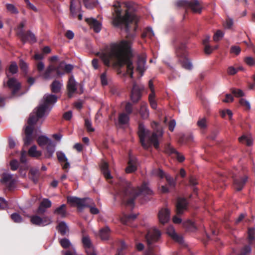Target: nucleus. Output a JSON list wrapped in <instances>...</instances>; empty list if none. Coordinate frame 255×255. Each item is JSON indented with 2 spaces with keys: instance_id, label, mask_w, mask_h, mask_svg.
<instances>
[{
  "instance_id": "f257e3e1",
  "label": "nucleus",
  "mask_w": 255,
  "mask_h": 255,
  "mask_svg": "<svg viewBox=\"0 0 255 255\" xmlns=\"http://www.w3.org/2000/svg\"><path fill=\"white\" fill-rule=\"evenodd\" d=\"M134 23L133 31L136 29V16L132 9L127 6L125 9L121 7L115 6L113 12L112 24L116 27L124 29L127 33L128 40H122L119 43H111L102 52H98L99 56L104 64L107 67L111 65V61H113L120 67L127 66V72L131 78H133V66L131 60L130 41L134 37V34L131 33L130 24Z\"/></svg>"
},
{
  "instance_id": "f03ea898",
  "label": "nucleus",
  "mask_w": 255,
  "mask_h": 255,
  "mask_svg": "<svg viewBox=\"0 0 255 255\" xmlns=\"http://www.w3.org/2000/svg\"><path fill=\"white\" fill-rule=\"evenodd\" d=\"M58 97L55 95L47 94L43 97V103L35 109V112L31 114L28 120L27 126L24 129L25 137L23 138L24 144L29 145L33 141V126L39 119L42 118L46 114L47 115L51 110V105H54L57 101Z\"/></svg>"
},
{
  "instance_id": "7ed1b4c3",
  "label": "nucleus",
  "mask_w": 255,
  "mask_h": 255,
  "mask_svg": "<svg viewBox=\"0 0 255 255\" xmlns=\"http://www.w3.org/2000/svg\"><path fill=\"white\" fill-rule=\"evenodd\" d=\"M118 193L123 204L133 207L134 200L138 195L141 193L150 195L152 194V191L145 183H143L141 188H134L130 182L122 178L120 180V189Z\"/></svg>"
},
{
  "instance_id": "20e7f679",
  "label": "nucleus",
  "mask_w": 255,
  "mask_h": 255,
  "mask_svg": "<svg viewBox=\"0 0 255 255\" xmlns=\"http://www.w3.org/2000/svg\"><path fill=\"white\" fill-rule=\"evenodd\" d=\"M151 125L154 129V131L150 135V131L145 128L142 123H140L138 124V135L140 142L142 146L145 149H148L151 144L156 149H157L159 147L158 138L163 134L162 129L157 123L153 122Z\"/></svg>"
},
{
  "instance_id": "39448f33",
  "label": "nucleus",
  "mask_w": 255,
  "mask_h": 255,
  "mask_svg": "<svg viewBox=\"0 0 255 255\" xmlns=\"http://www.w3.org/2000/svg\"><path fill=\"white\" fill-rule=\"evenodd\" d=\"M175 49V54L178 61L184 69L190 70L192 69L191 60L188 58V52L187 50L186 43L178 39L173 41Z\"/></svg>"
},
{
  "instance_id": "423d86ee",
  "label": "nucleus",
  "mask_w": 255,
  "mask_h": 255,
  "mask_svg": "<svg viewBox=\"0 0 255 255\" xmlns=\"http://www.w3.org/2000/svg\"><path fill=\"white\" fill-rule=\"evenodd\" d=\"M67 200L71 206H77L78 210H82L85 207H88L90 208L91 214L96 215L99 213L98 208L93 206L94 205V203L89 198H80L77 197L68 196Z\"/></svg>"
},
{
  "instance_id": "0eeeda50",
  "label": "nucleus",
  "mask_w": 255,
  "mask_h": 255,
  "mask_svg": "<svg viewBox=\"0 0 255 255\" xmlns=\"http://www.w3.org/2000/svg\"><path fill=\"white\" fill-rule=\"evenodd\" d=\"M7 77L8 80L6 82V85L11 91V94L9 96H3L0 94V107H3L5 106V101L7 99L17 97L22 94V93H20L21 87L20 83L14 78H9L8 74H7Z\"/></svg>"
},
{
  "instance_id": "6e6552de",
  "label": "nucleus",
  "mask_w": 255,
  "mask_h": 255,
  "mask_svg": "<svg viewBox=\"0 0 255 255\" xmlns=\"http://www.w3.org/2000/svg\"><path fill=\"white\" fill-rule=\"evenodd\" d=\"M161 237L160 231L155 228L148 231L145 235V240L150 252L153 251V244L159 240Z\"/></svg>"
},
{
  "instance_id": "1a4fd4ad",
  "label": "nucleus",
  "mask_w": 255,
  "mask_h": 255,
  "mask_svg": "<svg viewBox=\"0 0 255 255\" xmlns=\"http://www.w3.org/2000/svg\"><path fill=\"white\" fill-rule=\"evenodd\" d=\"M176 5L179 7L190 8L194 13H200L202 11V7L198 0H179L176 2Z\"/></svg>"
},
{
  "instance_id": "9d476101",
  "label": "nucleus",
  "mask_w": 255,
  "mask_h": 255,
  "mask_svg": "<svg viewBox=\"0 0 255 255\" xmlns=\"http://www.w3.org/2000/svg\"><path fill=\"white\" fill-rule=\"evenodd\" d=\"M63 74L57 67L53 65H49L45 72L41 75V77L45 80L51 79L59 77Z\"/></svg>"
},
{
  "instance_id": "9b49d317",
  "label": "nucleus",
  "mask_w": 255,
  "mask_h": 255,
  "mask_svg": "<svg viewBox=\"0 0 255 255\" xmlns=\"http://www.w3.org/2000/svg\"><path fill=\"white\" fill-rule=\"evenodd\" d=\"M143 87L135 83L133 84L132 88L131 91L130 98L133 103H137L140 100L142 97V91Z\"/></svg>"
},
{
  "instance_id": "f8f14e48",
  "label": "nucleus",
  "mask_w": 255,
  "mask_h": 255,
  "mask_svg": "<svg viewBox=\"0 0 255 255\" xmlns=\"http://www.w3.org/2000/svg\"><path fill=\"white\" fill-rule=\"evenodd\" d=\"M1 183L4 184L9 191L12 190L15 186V180L13 178L12 175L4 173L2 174L0 180Z\"/></svg>"
},
{
  "instance_id": "ddd939ff",
  "label": "nucleus",
  "mask_w": 255,
  "mask_h": 255,
  "mask_svg": "<svg viewBox=\"0 0 255 255\" xmlns=\"http://www.w3.org/2000/svg\"><path fill=\"white\" fill-rule=\"evenodd\" d=\"M19 37L23 43L27 42L33 43L36 42L35 35L30 30H28L26 32L21 31L19 33Z\"/></svg>"
},
{
  "instance_id": "4468645a",
  "label": "nucleus",
  "mask_w": 255,
  "mask_h": 255,
  "mask_svg": "<svg viewBox=\"0 0 255 255\" xmlns=\"http://www.w3.org/2000/svg\"><path fill=\"white\" fill-rule=\"evenodd\" d=\"M30 222L33 225L38 226H44L50 224L51 222L48 217L41 218L37 215H33L30 218Z\"/></svg>"
},
{
  "instance_id": "2eb2a0df",
  "label": "nucleus",
  "mask_w": 255,
  "mask_h": 255,
  "mask_svg": "<svg viewBox=\"0 0 255 255\" xmlns=\"http://www.w3.org/2000/svg\"><path fill=\"white\" fill-rule=\"evenodd\" d=\"M77 83L74 79L73 75H71L69 78L67 84V89L68 91V97L69 98L72 97L73 94L76 93L77 91Z\"/></svg>"
},
{
  "instance_id": "dca6fc26",
  "label": "nucleus",
  "mask_w": 255,
  "mask_h": 255,
  "mask_svg": "<svg viewBox=\"0 0 255 255\" xmlns=\"http://www.w3.org/2000/svg\"><path fill=\"white\" fill-rule=\"evenodd\" d=\"M232 177L234 181V188L238 191L242 190L248 180V176L236 177L233 174Z\"/></svg>"
},
{
  "instance_id": "f3484780",
  "label": "nucleus",
  "mask_w": 255,
  "mask_h": 255,
  "mask_svg": "<svg viewBox=\"0 0 255 255\" xmlns=\"http://www.w3.org/2000/svg\"><path fill=\"white\" fill-rule=\"evenodd\" d=\"M85 21L89 24L91 28H92L95 32L99 33L102 28V23L95 18L90 17L86 18Z\"/></svg>"
},
{
  "instance_id": "a211bd4d",
  "label": "nucleus",
  "mask_w": 255,
  "mask_h": 255,
  "mask_svg": "<svg viewBox=\"0 0 255 255\" xmlns=\"http://www.w3.org/2000/svg\"><path fill=\"white\" fill-rule=\"evenodd\" d=\"M187 202L186 199L178 198L176 204V213L177 215L182 214L187 209Z\"/></svg>"
},
{
  "instance_id": "6ab92c4d",
  "label": "nucleus",
  "mask_w": 255,
  "mask_h": 255,
  "mask_svg": "<svg viewBox=\"0 0 255 255\" xmlns=\"http://www.w3.org/2000/svg\"><path fill=\"white\" fill-rule=\"evenodd\" d=\"M158 216L160 223L164 224L169 220L170 211L168 209L162 208L159 211Z\"/></svg>"
},
{
  "instance_id": "aec40b11",
  "label": "nucleus",
  "mask_w": 255,
  "mask_h": 255,
  "mask_svg": "<svg viewBox=\"0 0 255 255\" xmlns=\"http://www.w3.org/2000/svg\"><path fill=\"white\" fill-rule=\"evenodd\" d=\"M100 167L101 173L107 180L113 178L109 170V164L107 162L103 161L100 165Z\"/></svg>"
},
{
  "instance_id": "412c9836",
  "label": "nucleus",
  "mask_w": 255,
  "mask_h": 255,
  "mask_svg": "<svg viewBox=\"0 0 255 255\" xmlns=\"http://www.w3.org/2000/svg\"><path fill=\"white\" fill-rule=\"evenodd\" d=\"M136 169V159L129 156L128 162V166L126 168V173H130L135 171Z\"/></svg>"
},
{
  "instance_id": "4be33fe9",
  "label": "nucleus",
  "mask_w": 255,
  "mask_h": 255,
  "mask_svg": "<svg viewBox=\"0 0 255 255\" xmlns=\"http://www.w3.org/2000/svg\"><path fill=\"white\" fill-rule=\"evenodd\" d=\"M136 217L137 215L135 214H124L123 217H121V221L122 223L125 225L131 227H134L131 225V223L136 218Z\"/></svg>"
},
{
  "instance_id": "5701e85b",
  "label": "nucleus",
  "mask_w": 255,
  "mask_h": 255,
  "mask_svg": "<svg viewBox=\"0 0 255 255\" xmlns=\"http://www.w3.org/2000/svg\"><path fill=\"white\" fill-rule=\"evenodd\" d=\"M167 233L173 240L178 243L180 244H182L183 243L184 241L182 236L178 235L172 227H170L168 229Z\"/></svg>"
},
{
  "instance_id": "b1692460",
  "label": "nucleus",
  "mask_w": 255,
  "mask_h": 255,
  "mask_svg": "<svg viewBox=\"0 0 255 255\" xmlns=\"http://www.w3.org/2000/svg\"><path fill=\"white\" fill-rule=\"evenodd\" d=\"M63 84L58 80H55L50 86L51 91L52 93L58 94L60 93Z\"/></svg>"
},
{
  "instance_id": "393cba45",
  "label": "nucleus",
  "mask_w": 255,
  "mask_h": 255,
  "mask_svg": "<svg viewBox=\"0 0 255 255\" xmlns=\"http://www.w3.org/2000/svg\"><path fill=\"white\" fill-rule=\"evenodd\" d=\"M146 63V60L144 58L141 56H138L137 61V66L136 68V70L139 73L141 74V75H143V72L145 70V65Z\"/></svg>"
},
{
  "instance_id": "a878e982",
  "label": "nucleus",
  "mask_w": 255,
  "mask_h": 255,
  "mask_svg": "<svg viewBox=\"0 0 255 255\" xmlns=\"http://www.w3.org/2000/svg\"><path fill=\"white\" fill-rule=\"evenodd\" d=\"M141 118L146 119L149 116V112L147 109V104L145 102H141L140 110L138 112Z\"/></svg>"
},
{
  "instance_id": "bb28decb",
  "label": "nucleus",
  "mask_w": 255,
  "mask_h": 255,
  "mask_svg": "<svg viewBox=\"0 0 255 255\" xmlns=\"http://www.w3.org/2000/svg\"><path fill=\"white\" fill-rule=\"evenodd\" d=\"M29 178L33 183L35 184L37 183L40 175L39 170L36 168H31L29 170Z\"/></svg>"
},
{
  "instance_id": "cd10ccee",
  "label": "nucleus",
  "mask_w": 255,
  "mask_h": 255,
  "mask_svg": "<svg viewBox=\"0 0 255 255\" xmlns=\"http://www.w3.org/2000/svg\"><path fill=\"white\" fill-rule=\"evenodd\" d=\"M247 241L250 245H253L255 243V229L254 228H248Z\"/></svg>"
},
{
  "instance_id": "c85d7f7f",
  "label": "nucleus",
  "mask_w": 255,
  "mask_h": 255,
  "mask_svg": "<svg viewBox=\"0 0 255 255\" xmlns=\"http://www.w3.org/2000/svg\"><path fill=\"white\" fill-rule=\"evenodd\" d=\"M110 228L106 226L100 230L99 236L102 240H108L110 238Z\"/></svg>"
},
{
  "instance_id": "c756f323",
  "label": "nucleus",
  "mask_w": 255,
  "mask_h": 255,
  "mask_svg": "<svg viewBox=\"0 0 255 255\" xmlns=\"http://www.w3.org/2000/svg\"><path fill=\"white\" fill-rule=\"evenodd\" d=\"M54 214L59 215L61 218H65L67 215L66 206L65 204H62L60 207L57 208L54 211Z\"/></svg>"
},
{
  "instance_id": "7c9ffc66",
  "label": "nucleus",
  "mask_w": 255,
  "mask_h": 255,
  "mask_svg": "<svg viewBox=\"0 0 255 255\" xmlns=\"http://www.w3.org/2000/svg\"><path fill=\"white\" fill-rule=\"evenodd\" d=\"M46 152L45 153V157L47 158H51L53 156V154L55 151V144L52 142H50L46 145Z\"/></svg>"
},
{
  "instance_id": "2f4dec72",
  "label": "nucleus",
  "mask_w": 255,
  "mask_h": 255,
  "mask_svg": "<svg viewBox=\"0 0 255 255\" xmlns=\"http://www.w3.org/2000/svg\"><path fill=\"white\" fill-rule=\"evenodd\" d=\"M52 140L45 135H40L37 139L38 144L41 147L47 145Z\"/></svg>"
},
{
  "instance_id": "473e14b6",
  "label": "nucleus",
  "mask_w": 255,
  "mask_h": 255,
  "mask_svg": "<svg viewBox=\"0 0 255 255\" xmlns=\"http://www.w3.org/2000/svg\"><path fill=\"white\" fill-rule=\"evenodd\" d=\"M57 229L62 236H64L69 231L68 227L66 225L65 222L63 221L59 223L57 227Z\"/></svg>"
},
{
  "instance_id": "72a5a7b5",
  "label": "nucleus",
  "mask_w": 255,
  "mask_h": 255,
  "mask_svg": "<svg viewBox=\"0 0 255 255\" xmlns=\"http://www.w3.org/2000/svg\"><path fill=\"white\" fill-rule=\"evenodd\" d=\"M28 153L30 156L36 158H38L42 154L40 151L37 150L36 145L32 146L28 150Z\"/></svg>"
},
{
  "instance_id": "f704fd0d",
  "label": "nucleus",
  "mask_w": 255,
  "mask_h": 255,
  "mask_svg": "<svg viewBox=\"0 0 255 255\" xmlns=\"http://www.w3.org/2000/svg\"><path fill=\"white\" fill-rule=\"evenodd\" d=\"M129 120V115L125 113H121L119 116V122L121 125H126Z\"/></svg>"
},
{
  "instance_id": "c9c22d12",
  "label": "nucleus",
  "mask_w": 255,
  "mask_h": 255,
  "mask_svg": "<svg viewBox=\"0 0 255 255\" xmlns=\"http://www.w3.org/2000/svg\"><path fill=\"white\" fill-rule=\"evenodd\" d=\"M183 226L187 230L190 232H195L197 229L194 223L189 220L183 223Z\"/></svg>"
},
{
  "instance_id": "e433bc0d",
  "label": "nucleus",
  "mask_w": 255,
  "mask_h": 255,
  "mask_svg": "<svg viewBox=\"0 0 255 255\" xmlns=\"http://www.w3.org/2000/svg\"><path fill=\"white\" fill-rule=\"evenodd\" d=\"M80 5V1L79 0H71L70 10L73 15L76 12V7Z\"/></svg>"
},
{
  "instance_id": "4c0bfd02",
  "label": "nucleus",
  "mask_w": 255,
  "mask_h": 255,
  "mask_svg": "<svg viewBox=\"0 0 255 255\" xmlns=\"http://www.w3.org/2000/svg\"><path fill=\"white\" fill-rule=\"evenodd\" d=\"M85 6L88 9H91L96 6L97 0H83Z\"/></svg>"
},
{
  "instance_id": "58836bf2",
  "label": "nucleus",
  "mask_w": 255,
  "mask_h": 255,
  "mask_svg": "<svg viewBox=\"0 0 255 255\" xmlns=\"http://www.w3.org/2000/svg\"><path fill=\"white\" fill-rule=\"evenodd\" d=\"M251 246H252V245H250L249 244H248V245H245L241 250L240 253H239V254L238 255H249L252 251Z\"/></svg>"
},
{
  "instance_id": "ea45409f",
  "label": "nucleus",
  "mask_w": 255,
  "mask_h": 255,
  "mask_svg": "<svg viewBox=\"0 0 255 255\" xmlns=\"http://www.w3.org/2000/svg\"><path fill=\"white\" fill-rule=\"evenodd\" d=\"M197 125L201 129L204 130L207 128V123L206 118L199 119L197 123Z\"/></svg>"
},
{
  "instance_id": "a19ab883",
  "label": "nucleus",
  "mask_w": 255,
  "mask_h": 255,
  "mask_svg": "<svg viewBox=\"0 0 255 255\" xmlns=\"http://www.w3.org/2000/svg\"><path fill=\"white\" fill-rule=\"evenodd\" d=\"M239 140L241 142H245L247 145L250 146L253 144V140L251 137L246 135H243L239 138Z\"/></svg>"
},
{
  "instance_id": "79ce46f5",
  "label": "nucleus",
  "mask_w": 255,
  "mask_h": 255,
  "mask_svg": "<svg viewBox=\"0 0 255 255\" xmlns=\"http://www.w3.org/2000/svg\"><path fill=\"white\" fill-rule=\"evenodd\" d=\"M231 91L236 97H242L245 95L244 92L241 89L232 88L231 89Z\"/></svg>"
},
{
  "instance_id": "37998d69",
  "label": "nucleus",
  "mask_w": 255,
  "mask_h": 255,
  "mask_svg": "<svg viewBox=\"0 0 255 255\" xmlns=\"http://www.w3.org/2000/svg\"><path fill=\"white\" fill-rule=\"evenodd\" d=\"M18 67L15 62H11L9 67L8 71L12 75L17 73Z\"/></svg>"
},
{
  "instance_id": "c03bdc74",
  "label": "nucleus",
  "mask_w": 255,
  "mask_h": 255,
  "mask_svg": "<svg viewBox=\"0 0 255 255\" xmlns=\"http://www.w3.org/2000/svg\"><path fill=\"white\" fill-rule=\"evenodd\" d=\"M6 7L7 10L12 14H17L18 13L17 8L12 4H6Z\"/></svg>"
},
{
  "instance_id": "a18cd8bd",
  "label": "nucleus",
  "mask_w": 255,
  "mask_h": 255,
  "mask_svg": "<svg viewBox=\"0 0 255 255\" xmlns=\"http://www.w3.org/2000/svg\"><path fill=\"white\" fill-rule=\"evenodd\" d=\"M154 33L151 29V28L147 27L146 28L145 30L142 34L141 37L144 38L146 36H148L149 38H151L152 36H153Z\"/></svg>"
},
{
  "instance_id": "49530a36",
  "label": "nucleus",
  "mask_w": 255,
  "mask_h": 255,
  "mask_svg": "<svg viewBox=\"0 0 255 255\" xmlns=\"http://www.w3.org/2000/svg\"><path fill=\"white\" fill-rule=\"evenodd\" d=\"M127 248V246L123 241H121L120 243V247L118 250V252L116 255H124V250Z\"/></svg>"
},
{
  "instance_id": "de8ad7c7",
  "label": "nucleus",
  "mask_w": 255,
  "mask_h": 255,
  "mask_svg": "<svg viewBox=\"0 0 255 255\" xmlns=\"http://www.w3.org/2000/svg\"><path fill=\"white\" fill-rule=\"evenodd\" d=\"M59 243L60 245L64 249H68L71 246L70 241L67 238H63L60 240Z\"/></svg>"
},
{
  "instance_id": "09e8293b",
  "label": "nucleus",
  "mask_w": 255,
  "mask_h": 255,
  "mask_svg": "<svg viewBox=\"0 0 255 255\" xmlns=\"http://www.w3.org/2000/svg\"><path fill=\"white\" fill-rule=\"evenodd\" d=\"M242 70V67L235 68L233 66H230L228 68L227 72L229 75H234L236 74L238 71Z\"/></svg>"
},
{
  "instance_id": "8fccbe9b",
  "label": "nucleus",
  "mask_w": 255,
  "mask_h": 255,
  "mask_svg": "<svg viewBox=\"0 0 255 255\" xmlns=\"http://www.w3.org/2000/svg\"><path fill=\"white\" fill-rule=\"evenodd\" d=\"M10 217L11 220L15 223H19L21 222L22 220L21 216L16 213L12 214Z\"/></svg>"
},
{
  "instance_id": "3c124183",
  "label": "nucleus",
  "mask_w": 255,
  "mask_h": 255,
  "mask_svg": "<svg viewBox=\"0 0 255 255\" xmlns=\"http://www.w3.org/2000/svg\"><path fill=\"white\" fill-rule=\"evenodd\" d=\"M85 127L88 132H93L95 129L92 127V122L88 119H85Z\"/></svg>"
},
{
  "instance_id": "603ef678",
  "label": "nucleus",
  "mask_w": 255,
  "mask_h": 255,
  "mask_svg": "<svg viewBox=\"0 0 255 255\" xmlns=\"http://www.w3.org/2000/svg\"><path fill=\"white\" fill-rule=\"evenodd\" d=\"M56 155L57 159L60 162H63L67 161V158L66 157L65 154L62 151H57L56 152Z\"/></svg>"
},
{
  "instance_id": "864d4df0",
  "label": "nucleus",
  "mask_w": 255,
  "mask_h": 255,
  "mask_svg": "<svg viewBox=\"0 0 255 255\" xmlns=\"http://www.w3.org/2000/svg\"><path fill=\"white\" fill-rule=\"evenodd\" d=\"M239 103L240 105L244 107L247 110H249L251 109L250 104L246 99L244 98H241L239 100Z\"/></svg>"
},
{
  "instance_id": "5fc2aeb1",
  "label": "nucleus",
  "mask_w": 255,
  "mask_h": 255,
  "mask_svg": "<svg viewBox=\"0 0 255 255\" xmlns=\"http://www.w3.org/2000/svg\"><path fill=\"white\" fill-rule=\"evenodd\" d=\"M233 24L234 22L233 19L228 17L224 23V26L227 29H231Z\"/></svg>"
},
{
  "instance_id": "6e6d98bb",
  "label": "nucleus",
  "mask_w": 255,
  "mask_h": 255,
  "mask_svg": "<svg viewBox=\"0 0 255 255\" xmlns=\"http://www.w3.org/2000/svg\"><path fill=\"white\" fill-rule=\"evenodd\" d=\"M126 114L129 115L133 112V106L131 103L128 102L125 106Z\"/></svg>"
},
{
  "instance_id": "4d7b16f0",
  "label": "nucleus",
  "mask_w": 255,
  "mask_h": 255,
  "mask_svg": "<svg viewBox=\"0 0 255 255\" xmlns=\"http://www.w3.org/2000/svg\"><path fill=\"white\" fill-rule=\"evenodd\" d=\"M40 205L46 209L48 208L51 206V202L48 199H43L40 203Z\"/></svg>"
},
{
  "instance_id": "13d9d810",
  "label": "nucleus",
  "mask_w": 255,
  "mask_h": 255,
  "mask_svg": "<svg viewBox=\"0 0 255 255\" xmlns=\"http://www.w3.org/2000/svg\"><path fill=\"white\" fill-rule=\"evenodd\" d=\"M223 36H224L223 32L220 30H218L214 34V36H213V39H214V41H217L219 40L220 39L222 38Z\"/></svg>"
},
{
  "instance_id": "bf43d9fd",
  "label": "nucleus",
  "mask_w": 255,
  "mask_h": 255,
  "mask_svg": "<svg viewBox=\"0 0 255 255\" xmlns=\"http://www.w3.org/2000/svg\"><path fill=\"white\" fill-rule=\"evenodd\" d=\"M165 178L170 187L174 188L176 183L174 179L170 176H166Z\"/></svg>"
},
{
  "instance_id": "052dcab7",
  "label": "nucleus",
  "mask_w": 255,
  "mask_h": 255,
  "mask_svg": "<svg viewBox=\"0 0 255 255\" xmlns=\"http://www.w3.org/2000/svg\"><path fill=\"white\" fill-rule=\"evenodd\" d=\"M165 152L168 154H171L173 153L175 154L177 151L174 147L171 146L170 144H168L166 146L165 148Z\"/></svg>"
},
{
  "instance_id": "680f3d73",
  "label": "nucleus",
  "mask_w": 255,
  "mask_h": 255,
  "mask_svg": "<svg viewBox=\"0 0 255 255\" xmlns=\"http://www.w3.org/2000/svg\"><path fill=\"white\" fill-rule=\"evenodd\" d=\"M241 51V48L238 46H232L230 49V52L231 53L235 54L236 55H239Z\"/></svg>"
},
{
  "instance_id": "e2e57ef3",
  "label": "nucleus",
  "mask_w": 255,
  "mask_h": 255,
  "mask_svg": "<svg viewBox=\"0 0 255 255\" xmlns=\"http://www.w3.org/2000/svg\"><path fill=\"white\" fill-rule=\"evenodd\" d=\"M10 168L12 170L15 171L18 167V162L17 160L13 159L10 162Z\"/></svg>"
},
{
  "instance_id": "0e129e2a",
  "label": "nucleus",
  "mask_w": 255,
  "mask_h": 255,
  "mask_svg": "<svg viewBox=\"0 0 255 255\" xmlns=\"http://www.w3.org/2000/svg\"><path fill=\"white\" fill-rule=\"evenodd\" d=\"M19 67L21 70L23 72H26L27 69V64L23 60L20 59L19 63Z\"/></svg>"
},
{
  "instance_id": "69168bd1",
  "label": "nucleus",
  "mask_w": 255,
  "mask_h": 255,
  "mask_svg": "<svg viewBox=\"0 0 255 255\" xmlns=\"http://www.w3.org/2000/svg\"><path fill=\"white\" fill-rule=\"evenodd\" d=\"M100 79L102 85L105 86L108 84V81L107 79L106 72L105 71L101 75Z\"/></svg>"
},
{
  "instance_id": "338daca9",
  "label": "nucleus",
  "mask_w": 255,
  "mask_h": 255,
  "mask_svg": "<svg viewBox=\"0 0 255 255\" xmlns=\"http://www.w3.org/2000/svg\"><path fill=\"white\" fill-rule=\"evenodd\" d=\"M189 181L190 185L193 186L194 192H196L197 188L194 187L196 185L198 184L196 179L193 177H191L189 179Z\"/></svg>"
},
{
  "instance_id": "774afa93",
  "label": "nucleus",
  "mask_w": 255,
  "mask_h": 255,
  "mask_svg": "<svg viewBox=\"0 0 255 255\" xmlns=\"http://www.w3.org/2000/svg\"><path fill=\"white\" fill-rule=\"evenodd\" d=\"M245 62L249 66H253L255 64V60L251 57H247L245 59Z\"/></svg>"
}]
</instances>
